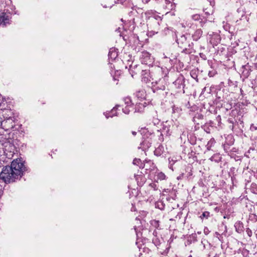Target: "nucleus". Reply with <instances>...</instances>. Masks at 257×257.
Here are the masks:
<instances>
[{"instance_id": "f257e3e1", "label": "nucleus", "mask_w": 257, "mask_h": 257, "mask_svg": "<svg viewBox=\"0 0 257 257\" xmlns=\"http://www.w3.org/2000/svg\"><path fill=\"white\" fill-rule=\"evenodd\" d=\"M26 171V168L21 160H14L11 166L4 167L0 178L6 183H11L20 180Z\"/></svg>"}, {"instance_id": "f03ea898", "label": "nucleus", "mask_w": 257, "mask_h": 257, "mask_svg": "<svg viewBox=\"0 0 257 257\" xmlns=\"http://www.w3.org/2000/svg\"><path fill=\"white\" fill-rule=\"evenodd\" d=\"M15 122L13 118L9 117L1 122V128L6 131H8L13 128L15 126Z\"/></svg>"}, {"instance_id": "7ed1b4c3", "label": "nucleus", "mask_w": 257, "mask_h": 257, "mask_svg": "<svg viewBox=\"0 0 257 257\" xmlns=\"http://www.w3.org/2000/svg\"><path fill=\"white\" fill-rule=\"evenodd\" d=\"M150 75L149 71L147 70H143L142 72V81L146 83H148L153 80V79L152 78Z\"/></svg>"}, {"instance_id": "20e7f679", "label": "nucleus", "mask_w": 257, "mask_h": 257, "mask_svg": "<svg viewBox=\"0 0 257 257\" xmlns=\"http://www.w3.org/2000/svg\"><path fill=\"white\" fill-rule=\"evenodd\" d=\"M10 16L4 12H0V25H6L9 23Z\"/></svg>"}, {"instance_id": "39448f33", "label": "nucleus", "mask_w": 257, "mask_h": 257, "mask_svg": "<svg viewBox=\"0 0 257 257\" xmlns=\"http://www.w3.org/2000/svg\"><path fill=\"white\" fill-rule=\"evenodd\" d=\"M136 96L140 100L145 98L146 94L144 90H139L136 92Z\"/></svg>"}, {"instance_id": "423d86ee", "label": "nucleus", "mask_w": 257, "mask_h": 257, "mask_svg": "<svg viewBox=\"0 0 257 257\" xmlns=\"http://www.w3.org/2000/svg\"><path fill=\"white\" fill-rule=\"evenodd\" d=\"M150 56L148 52H142V58H144L145 59H146V60L145 61V62H146L148 59H150Z\"/></svg>"}, {"instance_id": "0eeeda50", "label": "nucleus", "mask_w": 257, "mask_h": 257, "mask_svg": "<svg viewBox=\"0 0 257 257\" xmlns=\"http://www.w3.org/2000/svg\"><path fill=\"white\" fill-rule=\"evenodd\" d=\"M202 34V31L201 29H198L196 31L194 34V37H197L196 38H199Z\"/></svg>"}, {"instance_id": "6e6552de", "label": "nucleus", "mask_w": 257, "mask_h": 257, "mask_svg": "<svg viewBox=\"0 0 257 257\" xmlns=\"http://www.w3.org/2000/svg\"><path fill=\"white\" fill-rule=\"evenodd\" d=\"M124 103L127 105L129 106L132 103V100L131 98L129 97H126L124 98Z\"/></svg>"}, {"instance_id": "1a4fd4ad", "label": "nucleus", "mask_w": 257, "mask_h": 257, "mask_svg": "<svg viewBox=\"0 0 257 257\" xmlns=\"http://www.w3.org/2000/svg\"><path fill=\"white\" fill-rule=\"evenodd\" d=\"M158 178L161 180H164L166 177L165 175L162 172L159 173L158 175Z\"/></svg>"}, {"instance_id": "9d476101", "label": "nucleus", "mask_w": 257, "mask_h": 257, "mask_svg": "<svg viewBox=\"0 0 257 257\" xmlns=\"http://www.w3.org/2000/svg\"><path fill=\"white\" fill-rule=\"evenodd\" d=\"M141 162V161L140 159H135L133 161V164L136 165H139Z\"/></svg>"}, {"instance_id": "9b49d317", "label": "nucleus", "mask_w": 257, "mask_h": 257, "mask_svg": "<svg viewBox=\"0 0 257 257\" xmlns=\"http://www.w3.org/2000/svg\"><path fill=\"white\" fill-rule=\"evenodd\" d=\"M192 17V19L195 21L199 20L200 18V15H199L198 14L193 15Z\"/></svg>"}, {"instance_id": "f8f14e48", "label": "nucleus", "mask_w": 257, "mask_h": 257, "mask_svg": "<svg viewBox=\"0 0 257 257\" xmlns=\"http://www.w3.org/2000/svg\"><path fill=\"white\" fill-rule=\"evenodd\" d=\"M209 216V212H207V211H205L203 213V214H202V216L201 217L203 216L204 217L208 218Z\"/></svg>"}, {"instance_id": "ddd939ff", "label": "nucleus", "mask_w": 257, "mask_h": 257, "mask_svg": "<svg viewBox=\"0 0 257 257\" xmlns=\"http://www.w3.org/2000/svg\"><path fill=\"white\" fill-rule=\"evenodd\" d=\"M3 186L0 185V195L2 194L3 193Z\"/></svg>"}, {"instance_id": "4468645a", "label": "nucleus", "mask_w": 257, "mask_h": 257, "mask_svg": "<svg viewBox=\"0 0 257 257\" xmlns=\"http://www.w3.org/2000/svg\"><path fill=\"white\" fill-rule=\"evenodd\" d=\"M132 134L134 135V136H136L137 135V132H135V131H133L132 132Z\"/></svg>"}, {"instance_id": "2eb2a0df", "label": "nucleus", "mask_w": 257, "mask_h": 257, "mask_svg": "<svg viewBox=\"0 0 257 257\" xmlns=\"http://www.w3.org/2000/svg\"><path fill=\"white\" fill-rule=\"evenodd\" d=\"M251 233V231H250V230H249V231H248V232H247V233H248V235H249V236H250V235L249 234V233Z\"/></svg>"}, {"instance_id": "dca6fc26", "label": "nucleus", "mask_w": 257, "mask_h": 257, "mask_svg": "<svg viewBox=\"0 0 257 257\" xmlns=\"http://www.w3.org/2000/svg\"><path fill=\"white\" fill-rule=\"evenodd\" d=\"M251 233V231H250V230H249V231H248V232H247V233H248V235H249V236H250V235L249 234V233Z\"/></svg>"}, {"instance_id": "f3484780", "label": "nucleus", "mask_w": 257, "mask_h": 257, "mask_svg": "<svg viewBox=\"0 0 257 257\" xmlns=\"http://www.w3.org/2000/svg\"><path fill=\"white\" fill-rule=\"evenodd\" d=\"M1 122L2 121L0 120V127H1Z\"/></svg>"}, {"instance_id": "a211bd4d", "label": "nucleus", "mask_w": 257, "mask_h": 257, "mask_svg": "<svg viewBox=\"0 0 257 257\" xmlns=\"http://www.w3.org/2000/svg\"><path fill=\"white\" fill-rule=\"evenodd\" d=\"M124 112L125 113H128L127 112H125L124 111Z\"/></svg>"}]
</instances>
